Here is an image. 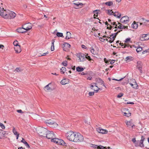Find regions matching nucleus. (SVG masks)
Returning a JSON list of instances; mask_svg holds the SVG:
<instances>
[{
	"label": "nucleus",
	"instance_id": "c85d7f7f",
	"mask_svg": "<svg viewBox=\"0 0 149 149\" xmlns=\"http://www.w3.org/2000/svg\"><path fill=\"white\" fill-rule=\"evenodd\" d=\"M4 131L2 130H0V139H2L3 137Z\"/></svg>",
	"mask_w": 149,
	"mask_h": 149
},
{
	"label": "nucleus",
	"instance_id": "c03bdc74",
	"mask_svg": "<svg viewBox=\"0 0 149 149\" xmlns=\"http://www.w3.org/2000/svg\"><path fill=\"white\" fill-rule=\"evenodd\" d=\"M54 121H53L51 119H50V120H46V121H45V123L46 124H50V123H52V122L54 123Z\"/></svg>",
	"mask_w": 149,
	"mask_h": 149
},
{
	"label": "nucleus",
	"instance_id": "6ab92c4d",
	"mask_svg": "<svg viewBox=\"0 0 149 149\" xmlns=\"http://www.w3.org/2000/svg\"><path fill=\"white\" fill-rule=\"evenodd\" d=\"M113 15L117 18H120L121 17V14L119 13L118 12H114Z\"/></svg>",
	"mask_w": 149,
	"mask_h": 149
},
{
	"label": "nucleus",
	"instance_id": "6e6d98bb",
	"mask_svg": "<svg viewBox=\"0 0 149 149\" xmlns=\"http://www.w3.org/2000/svg\"><path fill=\"white\" fill-rule=\"evenodd\" d=\"M149 52V49L145 50V51H143L142 52L143 54H144L147 52Z\"/></svg>",
	"mask_w": 149,
	"mask_h": 149
},
{
	"label": "nucleus",
	"instance_id": "412c9836",
	"mask_svg": "<svg viewBox=\"0 0 149 149\" xmlns=\"http://www.w3.org/2000/svg\"><path fill=\"white\" fill-rule=\"evenodd\" d=\"M138 27V24L134 22L132 24V27L134 29H136Z\"/></svg>",
	"mask_w": 149,
	"mask_h": 149
},
{
	"label": "nucleus",
	"instance_id": "2f4dec72",
	"mask_svg": "<svg viewBox=\"0 0 149 149\" xmlns=\"http://www.w3.org/2000/svg\"><path fill=\"white\" fill-rule=\"evenodd\" d=\"M13 44L16 47L18 46V48H19V49H20V46L18 45V44L17 43V41L16 40L14 41L13 43Z\"/></svg>",
	"mask_w": 149,
	"mask_h": 149
},
{
	"label": "nucleus",
	"instance_id": "5701e85b",
	"mask_svg": "<svg viewBox=\"0 0 149 149\" xmlns=\"http://www.w3.org/2000/svg\"><path fill=\"white\" fill-rule=\"evenodd\" d=\"M66 34L67 36L65 38V39L68 40L71 38V34L70 32L68 31L67 32Z\"/></svg>",
	"mask_w": 149,
	"mask_h": 149
},
{
	"label": "nucleus",
	"instance_id": "393cba45",
	"mask_svg": "<svg viewBox=\"0 0 149 149\" xmlns=\"http://www.w3.org/2000/svg\"><path fill=\"white\" fill-rule=\"evenodd\" d=\"M84 69L78 66L76 68V70L78 72H81L83 71Z\"/></svg>",
	"mask_w": 149,
	"mask_h": 149
},
{
	"label": "nucleus",
	"instance_id": "37998d69",
	"mask_svg": "<svg viewBox=\"0 0 149 149\" xmlns=\"http://www.w3.org/2000/svg\"><path fill=\"white\" fill-rule=\"evenodd\" d=\"M85 58H86L87 59H88L89 61H91L92 59L91 58L90 56H88V54H86V55H85Z\"/></svg>",
	"mask_w": 149,
	"mask_h": 149
},
{
	"label": "nucleus",
	"instance_id": "f704fd0d",
	"mask_svg": "<svg viewBox=\"0 0 149 149\" xmlns=\"http://www.w3.org/2000/svg\"><path fill=\"white\" fill-rule=\"evenodd\" d=\"M114 28H116H116L119 29H124V25L122 24H120V25L119 26H118L117 27L115 26L114 27Z\"/></svg>",
	"mask_w": 149,
	"mask_h": 149
},
{
	"label": "nucleus",
	"instance_id": "4c0bfd02",
	"mask_svg": "<svg viewBox=\"0 0 149 149\" xmlns=\"http://www.w3.org/2000/svg\"><path fill=\"white\" fill-rule=\"evenodd\" d=\"M92 84H93L94 86H95V87H97V89L96 90L94 89V91L95 92L97 93L98 92V91L100 89V88L96 86V83H92Z\"/></svg>",
	"mask_w": 149,
	"mask_h": 149
},
{
	"label": "nucleus",
	"instance_id": "13d9d810",
	"mask_svg": "<svg viewBox=\"0 0 149 149\" xmlns=\"http://www.w3.org/2000/svg\"><path fill=\"white\" fill-rule=\"evenodd\" d=\"M4 9L3 8V9H1V8L0 7V15H1L2 14L3 12L4 11Z\"/></svg>",
	"mask_w": 149,
	"mask_h": 149
},
{
	"label": "nucleus",
	"instance_id": "4be33fe9",
	"mask_svg": "<svg viewBox=\"0 0 149 149\" xmlns=\"http://www.w3.org/2000/svg\"><path fill=\"white\" fill-rule=\"evenodd\" d=\"M22 28H19L17 29V32L19 33H26V31H25V30H24L22 29Z\"/></svg>",
	"mask_w": 149,
	"mask_h": 149
},
{
	"label": "nucleus",
	"instance_id": "9b49d317",
	"mask_svg": "<svg viewBox=\"0 0 149 149\" xmlns=\"http://www.w3.org/2000/svg\"><path fill=\"white\" fill-rule=\"evenodd\" d=\"M129 17L127 16H124L121 18L120 21L122 23L126 24L129 21Z\"/></svg>",
	"mask_w": 149,
	"mask_h": 149
},
{
	"label": "nucleus",
	"instance_id": "774afa93",
	"mask_svg": "<svg viewBox=\"0 0 149 149\" xmlns=\"http://www.w3.org/2000/svg\"><path fill=\"white\" fill-rule=\"evenodd\" d=\"M17 112L20 113H23L21 109L17 110Z\"/></svg>",
	"mask_w": 149,
	"mask_h": 149
},
{
	"label": "nucleus",
	"instance_id": "ddd939ff",
	"mask_svg": "<svg viewBox=\"0 0 149 149\" xmlns=\"http://www.w3.org/2000/svg\"><path fill=\"white\" fill-rule=\"evenodd\" d=\"M97 130L98 132L102 134H107L108 133V131L107 130L100 129V128L97 129Z\"/></svg>",
	"mask_w": 149,
	"mask_h": 149
},
{
	"label": "nucleus",
	"instance_id": "052dcab7",
	"mask_svg": "<svg viewBox=\"0 0 149 149\" xmlns=\"http://www.w3.org/2000/svg\"><path fill=\"white\" fill-rule=\"evenodd\" d=\"M94 92H90L88 93V95L89 96L93 95H94Z\"/></svg>",
	"mask_w": 149,
	"mask_h": 149
},
{
	"label": "nucleus",
	"instance_id": "c756f323",
	"mask_svg": "<svg viewBox=\"0 0 149 149\" xmlns=\"http://www.w3.org/2000/svg\"><path fill=\"white\" fill-rule=\"evenodd\" d=\"M125 123L128 127L132 126V122L131 121H127L125 122Z\"/></svg>",
	"mask_w": 149,
	"mask_h": 149
},
{
	"label": "nucleus",
	"instance_id": "e433bc0d",
	"mask_svg": "<svg viewBox=\"0 0 149 149\" xmlns=\"http://www.w3.org/2000/svg\"><path fill=\"white\" fill-rule=\"evenodd\" d=\"M58 138H53L51 139V141L52 142H54L55 143H57L58 142Z\"/></svg>",
	"mask_w": 149,
	"mask_h": 149
},
{
	"label": "nucleus",
	"instance_id": "b1692460",
	"mask_svg": "<svg viewBox=\"0 0 149 149\" xmlns=\"http://www.w3.org/2000/svg\"><path fill=\"white\" fill-rule=\"evenodd\" d=\"M96 81L99 83H100L101 84H102L104 83V81L101 79L100 78H98L96 79Z\"/></svg>",
	"mask_w": 149,
	"mask_h": 149
},
{
	"label": "nucleus",
	"instance_id": "f257e3e1",
	"mask_svg": "<svg viewBox=\"0 0 149 149\" xmlns=\"http://www.w3.org/2000/svg\"><path fill=\"white\" fill-rule=\"evenodd\" d=\"M75 134V133L72 131H70L66 133L65 136L68 140L70 141L74 142Z\"/></svg>",
	"mask_w": 149,
	"mask_h": 149
},
{
	"label": "nucleus",
	"instance_id": "7ed1b4c3",
	"mask_svg": "<svg viewBox=\"0 0 149 149\" xmlns=\"http://www.w3.org/2000/svg\"><path fill=\"white\" fill-rule=\"evenodd\" d=\"M74 139V142H81L84 140L83 136L79 133H75V137Z\"/></svg>",
	"mask_w": 149,
	"mask_h": 149
},
{
	"label": "nucleus",
	"instance_id": "09e8293b",
	"mask_svg": "<svg viewBox=\"0 0 149 149\" xmlns=\"http://www.w3.org/2000/svg\"><path fill=\"white\" fill-rule=\"evenodd\" d=\"M149 39V38H146V39H145V38H144L142 36L140 37V40L142 41H143L144 40H147Z\"/></svg>",
	"mask_w": 149,
	"mask_h": 149
},
{
	"label": "nucleus",
	"instance_id": "a18cd8bd",
	"mask_svg": "<svg viewBox=\"0 0 149 149\" xmlns=\"http://www.w3.org/2000/svg\"><path fill=\"white\" fill-rule=\"evenodd\" d=\"M49 84L46 85L45 87V90L46 91L49 90L50 89V88L49 86Z\"/></svg>",
	"mask_w": 149,
	"mask_h": 149
},
{
	"label": "nucleus",
	"instance_id": "5fc2aeb1",
	"mask_svg": "<svg viewBox=\"0 0 149 149\" xmlns=\"http://www.w3.org/2000/svg\"><path fill=\"white\" fill-rule=\"evenodd\" d=\"M15 70L18 72H21L22 71V70L19 68H16Z\"/></svg>",
	"mask_w": 149,
	"mask_h": 149
},
{
	"label": "nucleus",
	"instance_id": "680f3d73",
	"mask_svg": "<svg viewBox=\"0 0 149 149\" xmlns=\"http://www.w3.org/2000/svg\"><path fill=\"white\" fill-rule=\"evenodd\" d=\"M132 58V56H127L126 58V61H127L129 60H130L131 58Z\"/></svg>",
	"mask_w": 149,
	"mask_h": 149
},
{
	"label": "nucleus",
	"instance_id": "9d476101",
	"mask_svg": "<svg viewBox=\"0 0 149 149\" xmlns=\"http://www.w3.org/2000/svg\"><path fill=\"white\" fill-rule=\"evenodd\" d=\"M142 63L141 61H138L137 62V68L139 70L140 72L142 73Z\"/></svg>",
	"mask_w": 149,
	"mask_h": 149
},
{
	"label": "nucleus",
	"instance_id": "a211bd4d",
	"mask_svg": "<svg viewBox=\"0 0 149 149\" xmlns=\"http://www.w3.org/2000/svg\"><path fill=\"white\" fill-rule=\"evenodd\" d=\"M132 48L134 47L135 48H137L136 50L137 53H139V52L141 51L142 50V48L140 46H139L138 47L135 46L134 45H133L132 46Z\"/></svg>",
	"mask_w": 149,
	"mask_h": 149
},
{
	"label": "nucleus",
	"instance_id": "de8ad7c7",
	"mask_svg": "<svg viewBox=\"0 0 149 149\" xmlns=\"http://www.w3.org/2000/svg\"><path fill=\"white\" fill-rule=\"evenodd\" d=\"M93 12L95 13L94 15V17H95V16L96 17H97V14H98V10H95Z\"/></svg>",
	"mask_w": 149,
	"mask_h": 149
},
{
	"label": "nucleus",
	"instance_id": "6e6552de",
	"mask_svg": "<svg viewBox=\"0 0 149 149\" xmlns=\"http://www.w3.org/2000/svg\"><path fill=\"white\" fill-rule=\"evenodd\" d=\"M77 56L79 58V60L80 61H84L86 60L85 54L80 53L77 54Z\"/></svg>",
	"mask_w": 149,
	"mask_h": 149
},
{
	"label": "nucleus",
	"instance_id": "a19ab883",
	"mask_svg": "<svg viewBox=\"0 0 149 149\" xmlns=\"http://www.w3.org/2000/svg\"><path fill=\"white\" fill-rule=\"evenodd\" d=\"M108 14H109L110 15H113V14L114 13L113 11H112V10H108Z\"/></svg>",
	"mask_w": 149,
	"mask_h": 149
},
{
	"label": "nucleus",
	"instance_id": "bb28decb",
	"mask_svg": "<svg viewBox=\"0 0 149 149\" xmlns=\"http://www.w3.org/2000/svg\"><path fill=\"white\" fill-rule=\"evenodd\" d=\"M105 5L110 6L113 5V2L112 1H109L105 3Z\"/></svg>",
	"mask_w": 149,
	"mask_h": 149
},
{
	"label": "nucleus",
	"instance_id": "4468645a",
	"mask_svg": "<svg viewBox=\"0 0 149 149\" xmlns=\"http://www.w3.org/2000/svg\"><path fill=\"white\" fill-rule=\"evenodd\" d=\"M9 14L10 19L14 18L16 16V14L13 12L9 10Z\"/></svg>",
	"mask_w": 149,
	"mask_h": 149
},
{
	"label": "nucleus",
	"instance_id": "3c124183",
	"mask_svg": "<svg viewBox=\"0 0 149 149\" xmlns=\"http://www.w3.org/2000/svg\"><path fill=\"white\" fill-rule=\"evenodd\" d=\"M123 95V94L122 93H119L117 96V97L119 98H120Z\"/></svg>",
	"mask_w": 149,
	"mask_h": 149
},
{
	"label": "nucleus",
	"instance_id": "603ef678",
	"mask_svg": "<svg viewBox=\"0 0 149 149\" xmlns=\"http://www.w3.org/2000/svg\"><path fill=\"white\" fill-rule=\"evenodd\" d=\"M62 64L64 66H66L67 65V62L66 61H65L62 62Z\"/></svg>",
	"mask_w": 149,
	"mask_h": 149
},
{
	"label": "nucleus",
	"instance_id": "7c9ffc66",
	"mask_svg": "<svg viewBox=\"0 0 149 149\" xmlns=\"http://www.w3.org/2000/svg\"><path fill=\"white\" fill-rule=\"evenodd\" d=\"M58 126L57 124L56 123L55 121L54 122L53 124H52V125H51L50 127H52L54 128H56Z\"/></svg>",
	"mask_w": 149,
	"mask_h": 149
},
{
	"label": "nucleus",
	"instance_id": "864d4df0",
	"mask_svg": "<svg viewBox=\"0 0 149 149\" xmlns=\"http://www.w3.org/2000/svg\"><path fill=\"white\" fill-rule=\"evenodd\" d=\"M91 147L92 148H97L98 147V145L95 144H91Z\"/></svg>",
	"mask_w": 149,
	"mask_h": 149
},
{
	"label": "nucleus",
	"instance_id": "473e14b6",
	"mask_svg": "<svg viewBox=\"0 0 149 149\" xmlns=\"http://www.w3.org/2000/svg\"><path fill=\"white\" fill-rule=\"evenodd\" d=\"M61 84L62 85H65L67 84V82L66 80V79H62L61 82Z\"/></svg>",
	"mask_w": 149,
	"mask_h": 149
},
{
	"label": "nucleus",
	"instance_id": "20e7f679",
	"mask_svg": "<svg viewBox=\"0 0 149 149\" xmlns=\"http://www.w3.org/2000/svg\"><path fill=\"white\" fill-rule=\"evenodd\" d=\"M55 134L53 131H51L47 130V132L46 133L45 137L49 139H52L53 137H55Z\"/></svg>",
	"mask_w": 149,
	"mask_h": 149
},
{
	"label": "nucleus",
	"instance_id": "4d7b16f0",
	"mask_svg": "<svg viewBox=\"0 0 149 149\" xmlns=\"http://www.w3.org/2000/svg\"><path fill=\"white\" fill-rule=\"evenodd\" d=\"M63 50L65 51H67L68 50V49L64 46H63Z\"/></svg>",
	"mask_w": 149,
	"mask_h": 149
},
{
	"label": "nucleus",
	"instance_id": "ea45409f",
	"mask_svg": "<svg viewBox=\"0 0 149 149\" xmlns=\"http://www.w3.org/2000/svg\"><path fill=\"white\" fill-rule=\"evenodd\" d=\"M13 132L14 134L16 136L17 135L19 134L16 131V130L15 129V128L14 127L13 130Z\"/></svg>",
	"mask_w": 149,
	"mask_h": 149
},
{
	"label": "nucleus",
	"instance_id": "423d86ee",
	"mask_svg": "<svg viewBox=\"0 0 149 149\" xmlns=\"http://www.w3.org/2000/svg\"><path fill=\"white\" fill-rule=\"evenodd\" d=\"M132 82H130L129 84L131 85V86L135 89H137L138 88V86L136 83L135 80L134 79H132L131 80Z\"/></svg>",
	"mask_w": 149,
	"mask_h": 149
},
{
	"label": "nucleus",
	"instance_id": "f3484780",
	"mask_svg": "<svg viewBox=\"0 0 149 149\" xmlns=\"http://www.w3.org/2000/svg\"><path fill=\"white\" fill-rule=\"evenodd\" d=\"M73 4L77 6V7H74V8L77 9L79 8V7L81 8L82 7V5H83V3H79V2L77 3H74Z\"/></svg>",
	"mask_w": 149,
	"mask_h": 149
},
{
	"label": "nucleus",
	"instance_id": "69168bd1",
	"mask_svg": "<svg viewBox=\"0 0 149 149\" xmlns=\"http://www.w3.org/2000/svg\"><path fill=\"white\" fill-rule=\"evenodd\" d=\"M132 141L134 143H135V142H136V139L135 138H132Z\"/></svg>",
	"mask_w": 149,
	"mask_h": 149
},
{
	"label": "nucleus",
	"instance_id": "dca6fc26",
	"mask_svg": "<svg viewBox=\"0 0 149 149\" xmlns=\"http://www.w3.org/2000/svg\"><path fill=\"white\" fill-rule=\"evenodd\" d=\"M120 45L123 47V48H126V47H130L131 48H132V46L129 44H127L126 43L123 44V43H120L119 44Z\"/></svg>",
	"mask_w": 149,
	"mask_h": 149
},
{
	"label": "nucleus",
	"instance_id": "8fccbe9b",
	"mask_svg": "<svg viewBox=\"0 0 149 149\" xmlns=\"http://www.w3.org/2000/svg\"><path fill=\"white\" fill-rule=\"evenodd\" d=\"M124 116L128 117L130 116L131 115V113H127L126 112H124Z\"/></svg>",
	"mask_w": 149,
	"mask_h": 149
},
{
	"label": "nucleus",
	"instance_id": "79ce46f5",
	"mask_svg": "<svg viewBox=\"0 0 149 149\" xmlns=\"http://www.w3.org/2000/svg\"><path fill=\"white\" fill-rule=\"evenodd\" d=\"M106 148H107V147H104V146L100 145L99 146H98L97 148L98 149H105Z\"/></svg>",
	"mask_w": 149,
	"mask_h": 149
},
{
	"label": "nucleus",
	"instance_id": "1a4fd4ad",
	"mask_svg": "<svg viewBox=\"0 0 149 149\" xmlns=\"http://www.w3.org/2000/svg\"><path fill=\"white\" fill-rule=\"evenodd\" d=\"M23 26L25 27V30L26 32L32 29V25L31 23H28L24 24Z\"/></svg>",
	"mask_w": 149,
	"mask_h": 149
},
{
	"label": "nucleus",
	"instance_id": "f8f14e48",
	"mask_svg": "<svg viewBox=\"0 0 149 149\" xmlns=\"http://www.w3.org/2000/svg\"><path fill=\"white\" fill-rule=\"evenodd\" d=\"M141 139L139 140V147L143 148L144 147L143 142L145 139V138L143 136H141Z\"/></svg>",
	"mask_w": 149,
	"mask_h": 149
},
{
	"label": "nucleus",
	"instance_id": "bf43d9fd",
	"mask_svg": "<svg viewBox=\"0 0 149 149\" xmlns=\"http://www.w3.org/2000/svg\"><path fill=\"white\" fill-rule=\"evenodd\" d=\"M0 126L3 129H4L5 128L4 125H3V124L2 123L0 124Z\"/></svg>",
	"mask_w": 149,
	"mask_h": 149
},
{
	"label": "nucleus",
	"instance_id": "72a5a7b5",
	"mask_svg": "<svg viewBox=\"0 0 149 149\" xmlns=\"http://www.w3.org/2000/svg\"><path fill=\"white\" fill-rule=\"evenodd\" d=\"M56 35L58 37H61L62 38L64 37L63 33H62L57 32L56 33Z\"/></svg>",
	"mask_w": 149,
	"mask_h": 149
},
{
	"label": "nucleus",
	"instance_id": "0eeeda50",
	"mask_svg": "<svg viewBox=\"0 0 149 149\" xmlns=\"http://www.w3.org/2000/svg\"><path fill=\"white\" fill-rule=\"evenodd\" d=\"M8 11H9V10H4V11L1 16H2L5 19H10L9 14Z\"/></svg>",
	"mask_w": 149,
	"mask_h": 149
},
{
	"label": "nucleus",
	"instance_id": "aec40b11",
	"mask_svg": "<svg viewBox=\"0 0 149 149\" xmlns=\"http://www.w3.org/2000/svg\"><path fill=\"white\" fill-rule=\"evenodd\" d=\"M109 38H110V40L109 41V42L110 43H111L115 40L116 37L114 36H111V34L110 36V37H109Z\"/></svg>",
	"mask_w": 149,
	"mask_h": 149
},
{
	"label": "nucleus",
	"instance_id": "58836bf2",
	"mask_svg": "<svg viewBox=\"0 0 149 149\" xmlns=\"http://www.w3.org/2000/svg\"><path fill=\"white\" fill-rule=\"evenodd\" d=\"M63 46H64L68 48V49L70 47V45L68 44V43L66 42H65L63 45Z\"/></svg>",
	"mask_w": 149,
	"mask_h": 149
},
{
	"label": "nucleus",
	"instance_id": "0e129e2a",
	"mask_svg": "<svg viewBox=\"0 0 149 149\" xmlns=\"http://www.w3.org/2000/svg\"><path fill=\"white\" fill-rule=\"evenodd\" d=\"M130 41V38H126L125 41V42H129Z\"/></svg>",
	"mask_w": 149,
	"mask_h": 149
},
{
	"label": "nucleus",
	"instance_id": "2eb2a0df",
	"mask_svg": "<svg viewBox=\"0 0 149 149\" xmlns=\"http://www.w3.org/2000/svg\"><path fill=\"white\" fill-rule=\"evenodd\" d=\"M58 141L57 144L65 146H67V143H65L63 140L61 139H58Z\"/></svg>",
	"mask_w": 149,
	"mask_h": 149
},
{
	"label": "nucleus",
	"instance_id": "a878e982",
	"mask_svg": "<svg viewBox=\"0 0 149 149\" xmlns=\"http://www.w3.org/2000/svg\"><path fill=\"white\" fill-rule=\"evenodd\" d=\"M90 51L91 53L94 54H97L96 52L95 51L93 47H91L90 48Z\"/></svg>",
	"mask_w": 149,
	"mask_h": 149
},
{
	"label": "nucleus",
	"instance_id": "e2e57ef3",
	"mask_svg": "<svg viewBox=\"0 0 149 149\" xmlns=\"http://www.w3.org/2000/svg\"><path fill=\"white\" fill-rule=\"evenodd\" d=\"M118 34V33L116 32V33H112L111 34V36H114L116 38V36Z\"/></svg>",
	"mask_w": 149,
	"mask_h": 149
},
{
	"label": "nucleus",
	"instance_id": "338daca9",
	"mask_svg": "<svg viewBox=\"0 0 149 149\" xmlns=\"http://www.w3.org/2000/svg\"><path fill=\"white\" fill-rule=\"evenodd\" d=\"M125 104H134V103L133 102H127V103H126Z\"/></svg>",
	"mask_w": 149,
	"mask_h": 149
},
{
	"label": "nucleus",
	"instance_id": "39448f33",
	"mask_svg": "<svg viewBox=\"0 0 149 149\" xmlns=\"http://www.w3.org/2000/svg\"><path fill=\"white\" fill-rule=\"evenodd\" d=\"M139 23L140 25L143 24L145 26L149 25V20L145 19L143 18H141L140 19Z\"/></svg>",
	"mask_w": 149,
	"mask_h": 149
},
{
	"label": "nucleus",
	"instance_id": "f03ea898",
	"mask_svg": "<svg viewBox=\"0 0 149 149\" xmlns=\"http://www.w3.org/2000/svg\"><path fill=\"white\" fill-rule=\"evenodd\" d=\"M37 131L38 134L40 136L43 137H45L47 130L44 127H42L38 128L37 130Z\"/></svg>",
	"mask_w": 149,
	"mask_h": 149
},
{
	"label": "nucleus",
	"instance_id": "c9c22d12",
	"mask_svg": "<svg viewBox=\"0 0 149 149\" xmlns=\"http://www.w3.org/2000/svg\"><path fill=\"white\" fill-rule=\"evenodd\" d=\"M134 144V146L136 147L139 146V140H138L136 141Z\"/></svg>",
	"mask_w": 149,
	"mask_h": 149
},
{
	"label": "nucleus",
	"instance_id": "cd10ccee",
	"mask_svg": "<svg viewBox=\"0 0 149 149\" xmlns=\"http://www.w3.org/2000/svg\"><path fill=\"white\" fill-rule=\"evenodd\" d=\"M61 73L63 74L66 71V68L65 67H62L61 69Z\"/></svg>",
	"mask_w": 149,
	"mask_h": 149
},
{
	"label": "nucleus",
	"instance_id": "49530a36",
	"mask_svg": "<svg viewBox=\"0 0 149 149\" xmlns=\"http://www.w3.org/2000/svg\"><path fill=\"white\" fill-rule=\"evenodd\" d=\"M105 24L106 25H107V26H108V25H109L110 27V28H109V27H107V29H109V30L111 29L112 28V26H111L109 24H108V22L107 21L105 22Z\"/></svg>",
	"mask_w": 149,
	"mask_h": 149
}]
</instances>
